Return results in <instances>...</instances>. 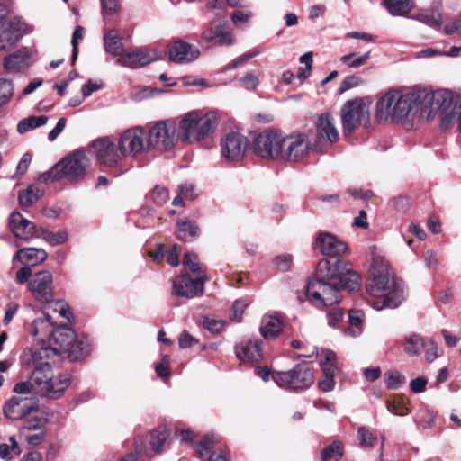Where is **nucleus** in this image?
Here are the masks:
<instances>
[{
  "mask_svg": "<svg viewBox=\"0 0 461 461\" xmlns=\"http://www.w3.org/2000/svg\"><path fill=\"white\" fill-rule=\"evenodd\" d=\"M89 150L97 164L114 167L124 160L117 138L106 136L94 140L89 144Z\"/></svg>",
  "mask_w": 461,
  "mask_h": 461,
  "instance_id": "obj_9",
  "label": "nucleus"
},
{
  "mask_svg": "<svg viewBox=\"0 0 461 461\" xmlns=\"http://www.w3.org/2000/svg\"><path fill=\"white\" fill-rule=\"evenodd\" d=\"M56 330L50 321V317L46 315L42 318L35 319L30 328L31 334L41 342H49Z\"/></svg>",
  "mask_w": 461,
  "mask_h": 461,
  "instance_id": "obj_27",
  "label": "nucleus"
},
{
  "mask_svg": "<svg viewBox=\"0 0 461 461\" xmlns=\"http://www.w3.org/2000/svg\"><path fill=\"white\" fill-rule=\"evenodd\" d=\"M168 434L164 430H154L150 434V446L155 452H160Z\"/></svg>",
  "mask_w": 461,
  "mask_h": 461,
  "instance_id": "obj_51",
  "label": "nucleus"
},
{
  "mask_svg": "<svg viewBox=\"0 0 461 461\" xmlns=\"http://www.w3.org/2000/svg\"><path fill=\"white\" fill-rule=\"evenodd\" d=\"M41 235H42L44 240L52 246L62 244L68 240V233L65 230L50 232L41 229L40 236Z\"/></svg>",
  "mask_w": 461,
  "mask_h": 461,
  "instance_id": "obj_45",
  "label": "nucleus"
},
{
  "mask_svg": "<svg viewBox=\"0 0 461 461\" xmlns=\"http://www.w3.org/2000/svg\"><path fill=\"white\" fill-rule=\"evenodd\" d=\"M375 249L371 250L370 277L366 285L367 303L376 311L397 308L404 299L403 284L390 278L388 263Z\"/></svg>",
  "mask_w": 461,
  "mask_h": 461,
  "instance_id": "obj_2",
  "label": "nucleus"
},
{
  "mask_svg": "<svg viewBox=\"0 0 461 461\" xmlns=\"http://www.w3.org/2000/svg\"><path fill=\"white\" fill-rule=\"evenodd\" d=\"M158 58L159 54L155 50L137 48L132 50H125L117 59V64L130 68H138L150 64Z\"/></svg>",
  "mask_w": 461,
  "mask_h": 461,
  "instance_id": "obj_20",
  "label": "nucleus"
},
{
  "mask_svg": "<svg viewBox=\"0 0 461 461\" xmlns=\"http://www.w3.org/2000/svg\"><path fill=\"white\" fill-rule=\"evenodd\" d=\"M425 346L423 339L416 333L407 336L403 343L404 351L411 356L420 354Z\"/></svg>",
  "mask_w": 461,
  "mask_h": 461,
  "instance_id": "obj_40",
  "label": "nucleus"
},
{
  "mask_svg": "<svg viewBox=\"0 0 461 461\" xmlns=\"http://www.w3.org/2000/svg\"><path fill=\"white\" fill-rule=\"evenodd\" d=\"M167 55L171 61L185 64L197 59L200 56V50L186 41L177 40L168 45Z\"/></svg>",
  "mask_w": 461,
  "mask_h": 461,
  "instance_id": "obj_24",
  "label": "nucleus"
},
{
  "mask_svg": "<svg viewBox=\"0 0 461 461\" xmlns=\"http://www.w3.org/2000/svg\"><path fill=\"white\" fill-rule=\"evenodd\" d=\"M359 444L361 447H374L376 437L373 431L366 427H360L357 429Z\"/></svg>",
  "mask_w": 461,
  "mask_h": 461,
  "instance_id": "obj_50",
  "label": "nucleus"
},
{
  "mask_svg": "<svg viewBox=\"0 0 461 461\" xmlns=\"http://www.w3.org/2000/svg\"><path fill=\"white\" fill-rule=\"evenodd\" d=\"M362 82H363V80L357 76L346 77L340 83V86H339L338 91L340 94L344 93L345 91H347L350 88L358 86Z\"/></svg>",
  "mask_w": 461,
  "mask_h": 461,
  "instance_id": "obj_53",
  "label": "nucleus"
},
{
  "mask_svg": "<svg viewBox=\"0 0 461 461\" xmlns=\"http://www.w3.org/2000/svg\"><path fill=\"white\" fill-rule=\"evenodd\" d=\"M236 357L242 362H258L262 357L258 340H242L235 347Z\"/></svg>",
  "mask_w": 461,
  "mask_h": 461,
  "instance_id": "obj_26",
  "label": "nucleus"
},
{
  "mask_svg": "<svg viewBox=\"0 0 461 461\" xmlns=\"http://www.w3.org/2000/svg\"><path fill=\"white\" fill-rule=\"evenodd\" d=\"M104 44L107 53L118 58L126 50L122 43V38L116 30H109L104 32Z\"/></svg>",
  "mask_w": 461,
  "mask_h": 461,
  "instance_id": "obj_32",
  "label": "nucleus"
},
{
  "mask_svg": "<svg viewBox=\"0 0 461 461\" xmlns=\"http://www.w3.org/2000/svg\"><path fill=\"white\" fill-rule=\"evenodd\" d=\"M224 324L225 322L222 320L208 316L203 318V326L212 333L220 332L223 329Z\"/></svg>",
  "mask_w": 461,
  "mask_h": 461,
  "instance_id": "obj_52",
  "label": "nucleus"
},
{
  "mask_svg": "<svg viewBox=\"0 0 461 461\" xmlns=\"http://www.w3.org/2000/svg\"><path fill=\"white\" fill-rule=\"evenodd\" d=\"M50 349L41 347L38 349H29L23 357V362L32 369L30 379L36 393L49 398H58L68 387L70 376L68 374L53 376L51 366L45 360Z\"/></svg>",
  "mask_w": 461,
  "mask_h": 461,
  "instance_id": "obj_3",
  "label": "nucleus"
},
{
  "mask_svg": "<svg viewBox=\"0 0 461 461\" xmlns=\"http://www.w3.org/2000/svg\"><path fill=\"white\" fill-rule=\"evenodd\" d=\"M411 18L422 22L431 27H437L440 24V15L428 10H420L412 14Z\"/></svg>",
  "mask_w": 461,
  "mask_h": 461,
  "instance_id": "obj_44",
  "label": "nucleus"
},
{
  "mask_svg": "<svg viewBox=\"0 0 461 461\" xmlns=\"http://www.w3.org/2000/svg\"><path fill=\"white\" fill-rule=\"evenodd\" d=\"M202 41L207 44V47L215 45H232L234 40L231 32L221 21L212 22L210 26L202 32Z\"/></svg>",
  "mask_w": 461,
  "mask_h": 461,
  "instance_id": "obj_23",
  "label": "nucleus"
},
{
  "mask_svg": "<svg viewBox=\"0 0 461 461\" xmlns=\"http://www.w3.org/2000/svg\"><path fill=\"white\" fill-rule=\"evenodd\" d=\"M293 258L291 255H280L275 258L276 267L283 271H288L291 268Z\"/></svg>",
  "mask_w": 461,
  "mask_h": 461,
  "instance_id": "obj_59",
  "label": "nucleus"
},
{
  "mask_svg": "<svg viewBox=\"0 0 461 461\" xmlns=\"http://www.w3.org/2000/svg\"><path fill=\"white\" fill-rule=\"evenodd\" d=\"M387 410L394 415L404 416L409 412L408 407L404 402V400L400 397H396L393 400H389L386 402Z\"/></svg>",
  "mask_w": 461,
  "mask_h": 461,
  "instance_id": "obj_46",
  "label": "nucleus"
},
{
  "mask_svg": "<svg viewBox=\"0 0 461 461\" xmlns=\"http://www.w3.org/2000/svg\"><path fill=\"white\" fill-rule=\"evenodd\" d=\"M75 341V331L68 326L57 327L53 336H51L49 343L57 348L52 350L59 351V354L65 353L68 350L71 342ZM50 351L51 348H49Z\"/></svg>",
  "mask_w": 461,
  "mask_h": 461,
  "instance_id": "obj_28",
  "label": "nucleus"
},
{
  "mask_svg": "<svg viewBox=\"0 0 461 461\" xmlns=\"http://www.w3.org/2000/svg\"><path fill=\"white\" fill-rule=\"evenodd\" d=\"M368 110L361 99H354L346 102L341 109V121L344 134H352L363 122L368 121Z\"/></svg>",
  "mask_w": 461,
  "mask_h": 461,
  "instance_id": "obj_14",
  "label": "nucleus"
},
{
  "mask_svg": "<svg viewBox=\"0 0 461 461\" xmlns=\"http://www.w3.org/2000/svg\"><path fill=\"white\" fill-rule=\"evenodd\" d=\"M316 139L314 146L321 149L323 146L336 142L339 139V132L334 124V119L324 113L318 117L316 122Z\"/></svg>",
  "mask_w": 461,
  "mask_h": 461,
  "instance_id": "obj_21",
  "label": "nucleus"
},
{
  "mask_svg": "<svg viewBox=\"0 0 461 461\" xmlns=\"http://www.w3.org/2000/svg\"><path fill=\"white\" fill-rule=\"evenodd\" d=\"M101 6L104 15H112L118 10V0H101Z\"/></svg>",
  "mask_w": 461,
  "mask_h": 461,
  "instance_id": "obj_61",
  "label": "nucleus"
},
{
  "mask_svg": "<svg viewBox=\"0 0 461 461\" xmlns=\"http://www.w3.org/2000/svg\"><path fill=\"white\" fill-rule=\"evenodd\" d=\"M260 334L266 339H275L282 330V322L273 315H265L261 320Z\"/></svg>",
  "mask_w": 461,
  "mask_h": 461,
  "instance_id": "obj_31",
  "label": "nucleus"
},
{
  "mask_svg": "<svg viewBox=\"0 0 461 461\" xmlns=\"http://www.w3.org/2000/svg\"><path fill=\"white\" fill-rule=\"evenodd\" d=\"M47 258V253L42 249H20L14 256L13 262L19 261L25 266H36Z\"/></svg>",
  "mask_w": 461,
  "mask_h": 461,
  "instance_id": "obj_29",
  "label": "nucleus"
},
{
  "mask_svg": "<svg viewBox=\"0 0 461 461\" xmlns=\"http://www.w3.org/2000/svg\"><path fill=\"white\" fill-rule=\"evenodd\" d=\"M217 125L218 117L215 113L191 111L181 116L177 122L179 140L187 143L199 142L213 132Z\"/></svg>",
  "mask_w": 461,
  "mask_h": 461,
  "instance_id": "obj_6",
  "label": "nucleus"
},
{
  "mask_svg": "<svg viewBox=\"0 0 461 461\" xmlns=\"http://www.w3.org/2000/svg\"><path fill=\"white\" fill-rule=\"evenodd\" d=\"M147 132L142 127H133L122 132L117 138L124 159L136 157L147 148Z\"/></svg>",
  "mask_w": 461,
  "mask_h": 461,
  "instance_id": "obj_15",
  "label": "nucleus"
},
{
  "mask_svg": "<svg viewBox=\"0 0 461 461\" xmlns=\"http://www.w3.org/2000/svg\"><path fill=\"white\" fill-rule=\"evenodd\" d=\"M66 123H67L66 118H64V117L60 118L58 121L56 126L50 131V133L48 135V140L50 141H54L65 129Z\"/></svg>",
  "mask_w": 461,
  "mask_h": 461,
  "instance_id": "obj_63",
  "label": "nucleus"
},
{
  "mask_svg": "<svg viewBox=\"0 0 461 461\" xmlns=\"http://www.w3.org/2000/svg\"><path fill=\"white\" fill-rule=\"evenodd\" d=\"M208 281L206 275L189 276L188 273H181L173 280L172 293L174 295L194 298L203 293L204 283Z\"/></svg>",
  "mask_w": 461,
  "mask_h": 461,
  "instance_id": "obj_16",
  "label": "nucleus"
},
{
  "mask_svg": "<svg viewBox=\"0 0 461 461\" xmlns=\"http://www.w3.org/2000/svg\"><path fill=\"white\" fill-rule=\"evenodd\" d=\"M363 312L361 311L352 310L348 313L349 326L347 329V334L352 337H357L362 333Z\"/></svg>",
  "mask_w": 461,
  "mask_h": 461,
  "instance_id": "obj_42",
  "label": "nucleus"
},
{
  "mask_svg": "<svg viewBox=\"0 0 461 461\" xmlns=\"http://www.w3.org/2000/svg\"><path fill=\"white\" fill-rule=\"evenodd\" d=\"M9 444H0V458L5 461H12L14 456H20L22 450L14 437L9 438Z\"/></svg>",
  "mask_w": 461,
  "mask_h": 461,
  "instance_id": "obj_41",
  "label": "nucleus"
},
{
  "mask_svg": "<svg viewBox=\"0 0 461 461\" xmlns=\"http://www.w3.org/2000/svg\"><path fill=\"white\" fill-rule=\"evenodd\" d=\"M23 26L18 18L0 23V50H5L18 41L23 34Z\"/></svg>",
  "mask_w": 461,
  "mask_h": 461,
  "instance_id": "obj_25",
  "label": "nucleus"
},
{
  "mask_svg": "<svg viewBox=\"0 0 461 461\" xmlns=\"http://www.w3.org/2000/svg\"><path fill=\"white\" fill-rule=\"evenodd\" d=\"M371 57V51L368 50L363 54L351 52L342 56L339 61L349 68H358L367 63Z\"/></svg>",
  "mask_w": 461,
  "mask_h": 461,
  "instance_id": "obj_37",
  "label": "nucleus"
},
{
  "mask_svg": "<svg viewBox=\"0 0 461 461\" xmlns=\"http://www.w3.org/2000/svg\"><path fill=\"white\" fill-rule=\"evenodd\" d=\"M260 53L261 51L259 50H251L233 59L227 65L226 69L230 70L241 67L245 65L249 59L257 57Z\"/></svg>",
  "mask_w": 461,
  "mask_h": 461,
  "instance_id": "obj_48",
  "label": "nucleus"
},
{
  "mask_svg": "<svg viewBox=\"0 0 461 461\" xmlns=\"http://www.w3.org/2000/svg\"><path fill=\"white\" fill-rule=\"evenodd\" d=\"M312 147V143L304 133L283 134L281 160L297 162L307 156Z\"/></svg>",
  "mask_w": 461,
  "mask_h": 461,
  "instance_id": "obj_13",
  "label": "nucleus"
},
{
  "mask_svg": "<svg viewBox=\"0 0 461 461\" xmlns=\"http://www.w3.org/2000/svg\"><path fill=\"white\" fill-rule=\"evenodd\" d=\"M87 165L85 152L76 150L55 165L50 174L54 175V179L66 177L69 181L77 182L84 178Z\"/></svg>",
  "mask_w": 461,
  "mask_h": 461,
  "instance_id": "obj_10",
  "label": "nucleus"
},
{
  "mask_svg": "<svg viewBox=\"0 0 461 461\" xmlns=\"http://www.w3.org/2000/svg\"><path fill=\"white\" fill-rule=\"evenodd\" d=\"M197 343L198 341L186 330H184L178 339V344L181 348H187Z\"/></svg>",
  "mask_w": 461,
  "mask_h": 461,
  "instance_id": "obj_62",
  "label": "nucleus"
},
{
  "mask_svg": "<svg viewBox=\"0 0 461 461\" xmlns=\"http://www.w3.org/2000/svg\"><path fill=\"white\" fill-rule=\"evenodd\" d=\"M199 228L194 221L187 218L178 219L176 221V235L179 240H187L198 236Z\"/></svg>",
  "mask_w": 461,
  "mask_h": 461,
  "instance_id": "obj_33",
  "label": "nucleus"
},
{
  "mask_svg": "<svg viewBox=\"0 0 461 461\" xmlns=\"http://www.w3.org/2000/svg\"><path fill=\"white\" fill-rule=\"evenodd\" d=\"M384 380L389 389H397L405 382V377L398 371H390L385 373Z\"/></svg>",
  "mask_w": 461,
  "mask_h": 461,
  "instance_id": "obj_49",
  "label": "nucleus"
},
{
  "mask_svg": "<svg viewBox=\"0 0 461 461\" xmlns=\"http://www.w3.org/2000/svg\"><path fill=\"white\" fill-rule=\"evenodd\" d=\"M249 139L237 130H230L222 134L220 140L221 157L229 162L243 159L249 148Z\"/></svg>",
  "mask_w": 461,
  "mask_h": 461,
  "instance_id": "obj_11",
  "label": "nucleus"
},
{
  "mask_svg": "<svg viewBox=\"0 0 461 461\" xmlns=\"http://www.w3.org/2000/svg\"><path fill=\"white\" fill-rule=\"evenodd\" d=\"M420 95L421 116L430 118L438 115L441 127L450 128L456 122L457 104L461 103V97L455 96L447 90H420Z\"/></svg>",
  "mask_w": 461,
  "mask_h": 461,
  "instance_id": "obj_5",
  "label": "nucleus"
},
{
  "mask_svg": "<svg viewBox=\"0 0 461 461\" xmlns=\"http://www.w3.org/2000/svg\"><path fill=\"white\" fill-rule=\"evenodd\" d=\"M320 366L322 370V378L318 382V386L324 393L330 392L335 387L334 376L339 371L335 352L329 349L322 350Z\"/></svg>",
  "mask_w": 461,
  "mask_h": 461,
  "instance_id": "obj_19",
  "label": "nucleus"
},
{
  "mask_svg": "<svg viewBox=\"0 0 461 461\" xmlns=\"http://www.w3.org/2000/svg\"><path fill=\"white\" fill-rule=\"evenodd\" d=\"M283 133L266 131L253 140L254 152L262 158H282Z\"/></svg>",
  "mask_w": 461,
  "mask_h": 461,
  "instance_id": "obj_12",
  "label": "nucleus"
},
{
  "mask_svg": "<svg viewBox=\"0 0 461 461\" xmlns=\"http://www.w3.org/2000/svg\"><path fill=\"white\" fill-rule=\"evenodd\" d=\"M151 197L158 204H163L168 199V191L164 187L156 186L151 193Z\"/></svg>",
  "mask_w": 461,
  "mask_h": 461,
  "instance_id": "obj_58",
  "label": "nucleus"
},
{
  "mask_svg": "<svg viewBox=\"0 0 461 461\" xmlns=\"http://www.w3.org/2000/svg\"><path fill=\"white\" fill-rule=\"evenodd\" d=\"M420 90L400 92L390 90L382 95L375 105V117L380 122L401 123L409 128L413 120L421 116Z\"/></svg>",
  "mask_w": 461,
  "mask_h": 461,
  "instance_id": "obj_4",
  "label": "nucleus"
},
{
  "mask_svg": "<svg viewBox=\"0 0 461 461\" xmlns=\"http://www.w3.org/2000/svg\"><path fill=\"white\" fill-rule=\"evenodd\" d=\"M183 265L185 269L182 273H187L189 270L196 276L206 275L203 266L199 263L197 256L194 253H185Z\"/></svg>",
  "mask_w": 461,
  "mask_h": 461,
  "instance_id": "obj_43",
  "label": "nucleus"
},
{
  "mask_svg": "<svg viewBox=\"0 0 461 461\" xmlns=\"http://www.w3.org/2000/svg\"><path fill=\"white\" fill-rule=\"evenodd\" d=\"M52 274L48 270L35 273L29 281L28 288L35 300L50 303L54 300Z\"/></svg>",
  "mask_w": 461,
  "mask_h": 461,
  "instance_id": "obj_18",
  "label": "nucleus"
},
{
  "mask_svg": "<svg viewBox=\"0 0 461 461\" xmlns=\"http://www.w3.org/2000/svg\"><path fill=\"white\" fill-rule=\"evenodd\" d=\"M316 245L322 254L338 258L319 261L315 276L306 286V295L315 305H332L339 302L341 290L358 291L361 279L348 261L339 258L348 250L345 242L330 233H321Z\"/></svg>",
  "mask_w": 461,
  "mask_h": 461,
  "instance_id": "obj_1",
  "label": "nucleus"
},
{
  "mask_svg": "<svg viewBox=\"0 0 461 461\" xmlns=\"http://www.w3.org/2000/svg\"><path fill=\"white\" fill-rule=\"evenodd\" d=\"M344 312L342 309L336 307L327 312L328 323L330 327L335 328L337 324L343 319Z\"/></svg>",
  "mask_w": 461,
  "mask_h": 461,
  "instance_id": "obj_57",
  "label": "nucleus"
},
{
  "mask_svg": "<svg viewBox=\"0 0 461 461\" xmlns=\"http://www.w3.org/2000/svg\"><path fill=\"white\" fill-rule=\"evenodd\" d=\"M89 350V343L87 339L83 338L77 339L75 335V341L70 343L65 353L68 354V357L71 361H77L87 356Z\"/></svg>",
  "mask_w": 461,
  "mask_h": 461,
  "instance_id": "obj_34",
  "label": "nucleus"
},
{
  "mask_svg": "<svg viewBox=\"0 0 461 461\" xmlns=\"http://www.w3.org/2000/svg\"><path fill=\"white\" fill-rule=\"evenodd\" d=\"M240 85L249 90H253L258 85V78L253 72H247L245 76L240 79Z\"/></svg>",
  "mask_w": 461,
  "mask_h": 461,
  "instance_id": "obj_56",
  "label": "nucleus"
},
{
  "mask_svg": "<svg viewBox=\"0 0 461 461\" xmlns=\"http://www.w3.org/2000/svg\"><path fill=\"white\" fill-rule=\"evenodd\" d=\"M343 456V444L339 440H334L325 447L321 452V461H339Z\"/></svg>",
  "mask_w": 461,
  "mask_h": 461,
  "instance_id": "obj_39",
  "label": "nucleus"
},
{
  "mask_svg": "<svg viewBox=\"0 0 461 461\" xmlns=\"http://www.w3.org/2000/svg\"><path fill=\"white\" fill-rule=\"evenodd\" d=\"M383 4L393 16L406 15L414 6L413 0H385Z\"/></svg>",
  "mask_w": 461,
  "mask_h": 461,
  "instance_id": "obj_36",
  "label": "nucleus"
},
{
  "mask_svg": "<svg viewBox=\"0 0 461 461\" xmlns=\"http://www.w3.org/2000/svg\"><path fill=\"white\" fill-rule=\"evenodd\" d=\"M85 29L82 26H77L74 30L73 36H72V61L74 62L77 59V54H78V43L77 41L81 40L84 36Z\"/></svg>",
  "mask_w": 461,
  "mask_h": 461,
  "instance_id": "obj_54",
  "label": "nucleus"
},
{
  "mask_svg": "<svg viewBox=\"0 0 461 461\" xmlns=\"http://www.w3.org/2000/svg\"><path fill=\"white\" fill-rule=\"evenodd\" d=\"M246 307H247V303H245V301H242V300L235 301L234 303L232 304L231 311H230L231 320L235 321H240Z\"/></svg>",
  "mask_w": 461,
  "mask_h": 461,
  "instance_id": "obj_55",
  "label": "nucleus"
},
{
  "mask_svg": "<svg viewBox=\"0 0 461 461\" xmlns=\"http://www.w3.org/2000/svg\"><path fill=\"white\" fill-rule=\"evenodd\" d=\"M31 65V53L28 50H19L8 56L4 61L5 68L9 72H17L29 68Z\"/></svg>",
  "mask_w": 461,
  "mask_h": 461,
  "instance_id": "obj_30",
  "label": "nucleus"
},
{
  "mask_svg": "<svg viewBox=\"0 0 461 461\" xmlns=\"http://www.w3.org/2000/svg\"><path fill=\"white\" fill-rule=\"evenodd\" d=\"M38 410V400L34 397L12 396L3 407L6 419L19 420Z\"/></svg>",
  "mask_w": 461,
  "mask_h": 461,
  "instance_id": "obj_17",
  "label": "nucleus"
},
{
  "mask_svg": "<svg viewBox=\"0 0 461 461\" xmlns=\"http://www.w3.org/2000/svg\"><path fill=\"white\" fill-rule=\"evenodd\" d=\"M427 379L423 376L413 379L410 384L411 390L415 393H423L426 390Z\"/></svg>",
  "mask_w": 461,
  "mask_h": 461,
  "instance_id": "obj_64",
  "label": "nucleus"
},
{
  "mask_svg": "<svg viewBox=\"0 0 461 461\" xmlns=\"http://www.w3.org/2000/svg\"><path fill=\"white\" fill-rule=\"evenodd\" d=\"M8 226L19 240L30 241L33 238L40 237L41 229H37L32 221L23 218L18 212H14L9 216Z\"/></svg>",
  "mask_w": 461,
  "mask_h": 461,
  "instance_id": "obj_22",
  "label": "nucleus"
},
{
  "mask_svg": "<svg viewBox=\"0 0 461 461\" xmlns=\"http://www.w3.org/2000/svg\"><path fill=\"white\" fill-rule=\"evenodd\" d=\"M271 378L278 387L296 393L308 389L314 381L312 370L302 365H296L290 371L273 372Z\"/></svg>",
  "mask_w": 461,
  "mask_h": 461,
  "instance_id": "obj_8",
  "label": "nucleus"
},
{
  "mask_svg": "<svg viewBox=\"0 0 461 461\" xmlns=\"http://www.w3.org/2000/svg\"><path fill=\"white\" fill-rule=\"evenodd\" d=\"M43 195V191L35 185L21 190L18 194L19 204L22 207H30Z\"/></svg>",
  "mask_w": 461,
  "mask_h": 461,
  "instance_id": "obj_35",
  "label": "nucleus"
},
{
  "mask_svg": "<svg viewBox=\"0 0 461 461\" xmlns=\"http://www.w3.org/2000/svg\"><path fill=\"white\" fill-rule=\"evenodd\" d=\"M48 122V116H29L25 119L21 120L17 124V131L20 134H23L38 127L43 126Z\"/></svg>",
  "mask_w": 461,
  "mask_h": 461,
  "instance_id": "obj_38",
  "label": "nucleus"
},
{
  "mask_svg": "<svg viewBox=\"0 0 461 461\" xmlns=\"http://www.w3.org/2000/svg\"><path fill=\"white\" fill-rule=\"evenodd\" d=\"M181 249L177 244H174L171 249L167 254V261L171 267H177L179 265V255Z\"/></svg>",
  "mask_w": 461,
  "mask_h": 461,
  "instance_id": "obj_60",
  "label": "nucleus"
},
{
  "mask_svg": "<svg viewBox=\"0 0 461 461\" xmlns=\"http://www.w3.org/2000/svg\"><path fill=\"white\" fill-rule=\"evenodd\" d=\"M146 139L148 149L152 148L161 151L172 149L180 140L176 121L164 120L157 122L149 129Z\"/></svg>",
  "mask_w": 461,
  "mask_h": 461,
  "instance_id": "obj_7",
  "label": "nucleus"
},
{
  "mask_svg": "<svg viewBox=\"0 0 461 461\" xmlns=\"http://www.w3.org/2000/svg\"><path fill=\"white\" fill-rule=\"evenodd\" d=\"M14 95V86L12 81L0 78V107L6 104Z\"/></svg>",
  "mask_w": 461,
  "mask_h": 461,
  "instance_id": "obj_47",
  "label": "nucleus"
}]
</instances>
